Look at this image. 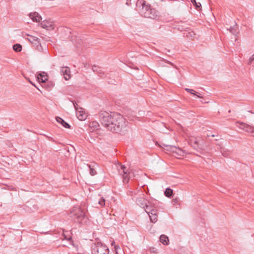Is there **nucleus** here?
<instances>
[{
    "label": "nucleus",
    "instance_id": "f257e3e1",
    "mask_svg": "<svg viewBox=\"0 0 254 254\" xmlns=\"http://www.w3.org/2000/svg\"><path fill=\"white\" fill-rule=\"evenodd\" d=\"M99 121L108 130L125 135L128 131L125 119L120 114L115 112L101 111L99 113Z\"/></svg>",
    "mask_w": 254,
    "mask_h": 254
},
{
    "label": "nucleus",
    "instance_id": "f03ea898",
    "mask_svg": "<svg viewBox=\"0 0 254 254\" xmlns=\"http://www.w3.org/2000/svg\"><path fill=\"white\" fill-rule=\"evenodd\" d=\"M136 5L137 6H142L140 12L143 17L155 19L158 16V12L154 8H151L150 5H146L144 0H138Z\"/></svg>",
    "mask_w": 254,
    "mask_h": 254
},
{
    "label": "nucleus",
    "instance_id": "7ed1b4c3",
    "mask_svg": "<svg viewBox=\"0 0 254 254\" xmlns=\"http://www.w3.org/2000/svg\"><path fill=\"white\" fill-rule=\"evenodd\" d=\"M70 217L78 223H82L85 218V213L79 207H74L70 211Z\"/></svg>",
    "mask_w": 254,
    "mask_h": 254
},
{
    "label": "nucleus",
    "instance_id": "20e7f679",
    "mask_svg": "<svg viewBox=\"0 0 254 254\" xmlns=\"http://www.w3.org/2000/svg\"><path fill=\"white\" fill-rule=\"evenodd\" d=\"M27 36V40L35 47L36 50L46 54L48 53L47 49L46 47L43 48L38 37L29 34Z\"/></svg>",
    "mask_w": 254,
    "mask_h": 254
},
{
    "label": "nucleus",
    "instance_id": "39448f33",
    "mask_svg": "<svg viewBox=\"0 0 254 254\" xmlns=\"http://www.w3.org/2000/svg\"><path fill=\"white\" fill-rule=\"evenodd\" d=\"M92 254H108L109 249L101 242H97L92 245Z\"/></svg>",
    "mask_w": 254,
    "mask_h": 254
},
{
    "label": "nucleus",
    "instance_id": "423d86ee",
    "mask_svg": "<svg viewBox=\"0 0 254 254\" xmlns=\"http://www.w3.org/2000/svg\"><path fill=\"white\" fill-rule=\"evenodd\" d=\"M145 212L149 215L151 222L155 223L157 221V210L153 205L147 207Z\"/></svg>",
    "mask_w": 254,
    "mask_h": 254
},
{
    "label": "nucleus",
    "instance_id": "0eeeda50",
    "mask_svg": "<svg viewBox=\"0 0 254 254\" xmlns=\"http://www.w3.org/2000/svg\"><path fill=\"white\" fill-rule=\"evenodd\" d=\"M118 170L119 173L123 176V182L124 183H127L129 181V173L128 172L126 167L125 165L120 164L118 166Z\"/></svg>",
    "mask_w": 254,
    "mask_h": 254
},
{
    "label": "nucleus",
    "instance_id": "6e6552de",
    "mask_svg": "<svg viewBox=\"0 0 254 254\" xmlns=\"http://www.w3.org/2000/svg\"><path fill=\"white\" fill-rule=\"evenodd\" d=\"M136 202L140 207L143 208L146 211V207L148 206H152L151 203L144 197V194L142 193L141 195L136 198Z\"/></svg>",
    "mask_w": 254,
    "mask_h": 254
},
{
    "label": "nucleus",
    "instance_id": "1a4fd4ad",
    "mask_svg": "<svg viewBox=\"0 0 254 254\" xmlns=\"http://www.w3.org/2000/svg\"><path fill=\"white\" fill-rule=\"evenodd\" d=\"M237 127L245 130L246 132L250 133L254 135V127L242 122H238L236 123Z\"/></svg>",
    "mask_w": 254,
    "mask_h": 254
},
{
    "label": "nucleus",
    "instance_id": "9d476101",
    "mask_svg": "<svg viewBox=\"0 0 254 254\" xmlns=\"http://www.w3.org/2000/svg\"><path fill=\"white\" fill-rule=\"evenodd\" d=\"M170 149L174 153V156L177 158H180L184 156L185 151L179 147L171 146Z\"/></svg>",
    "mask_w": 254,
    "mask_h": 254
},
{
    "label": "nucleus",
    "instance_id": "9b49d317",
    "mask_svg": "<svg viewBox=\"0 0 254 254\" xmlns=\"http://www.w3.org/2000/svg\"><path fill=\"white\" fill-rule=\"evenodd\" d=\"M73 105L76 110V114L77 118L80 121L85 120L87 117V115L85 112L82 108H80V110H78L74 103H73Z\"/></svg>",
    "mask_w": 254,
    "mask_h": 254
},
{
    "label": "nucleus",
    "instance_id": "f8f14e48",
    "mask_svg": "<svg viewBox=\"0 0 254 254\" xmlns=\"http://www.w3.org/2000/svg\"><path fill=\"white\" fill-rule=\"evenodd\" d=\"M60 72L66 80H67L71 78L70 70L68 67H62L60 69Z\"/></svg>",
    "mask_w": 254,
    "mask_h": 254
},
{
    "label": "nucleus",
    "instance_id": "ddd939ff",
    "mask_svg": "<svg viewBox=\"0 0 254 254\" xmlns=\"http://www.w3.org/2000/svg\"><path fill=\"white\" fill-rule=\"evenodd\" d=\"M41 26L47 30H51L54 29L53 22L49 21H43L41 23Z\"/></svg>",
    "mask_w": 254,
    "mask_h": 254
},
{
    "label": "nucleus",
    "instance_id": "4468645a",
    "mask_svg": "<svg viewBox=\"0 0 254 254\" xmlns=\"http://www.w3.org/2000/svg\"><path fill=\"white\" fill-rule=\"evenodd\" d=\"M29 16L35 22H39L42 19L41 16L37 12L30 13Z\"/></svg>",
    "mask_w": 254,
    "mask_h": 254
},
{
    "label": "nucleus",
    "instance_id": "2eb2a0df",
    "mask_svg": "<svg viewBox=\"0 0 254 254\" xmlns=\"http://www.w3.org/2000/svg\"><path fill=\"white\" fill-rule=\"evenodd\" d=\"M39 82L45 83L48 80V76L45 72L39 73L37 76Z\"/></svg>",
    "mask_w": 254,
    "mask_h": 254
},
{
    "label": "nucleus",
    "instance_id": "dca6fc26",
    "mask_svg": "<svg viewBox=\"0 0 254 254\" xmlns=\"http://www.w3.org/2000/svg\"><path fill=\"white\" fill-rule=\"evenodd\" d=\"M56 121L59 123L61 124L64 127L66 128H69L70 126V125L65 122L63 119H62L60 117H56Z\"/></svg>",
    "mask_w": 254,
    "mask_h": 254
},
{
    "label": "nucleus",
    "instance_id": "f3484780",
    "mask_svg": "<svg viewBox=\"0 0 254 254\" xmlns=\"http://www.w3.org/2000/svg\"><path fill=\"white\" fill-rule=\"evenodd\" d=\"M89 127L92 130V131H94L95 130L98 129L99 124L96 121L91 122L89 124Z\"/></svg>",
    "mask_w": 254,
    "mask_h": 254
},
{
    "label": "nucleus",
    "instance_id": "a211bd4d",
    "mask_svg": "<svg viewBox=\"0 0 254 254\" xmlns=\"http://www.w3.org/2000/svg\"><path fill=\"white\" fill-rule=\"evenodd\" d=\"M160 241L163 245H167L169 242V238L165 235H161L160 237Z\"/></svg>",
    "mask_w": 254,
    "mask_h": 254
},
{
    "label": "nucleus",
    "instance_id": "6ab92c4d",
    "mask_svg": "<svg viewBox=\"0 0 254 254\" xmlns=\"http://www.w3.org/2000/svg\"><path fill=\"white\" fill-rule=\"evenodd\" d=\"M63 239L66 240L68 241H71L72 238L70 235V234L68 231H65L64 230H63Z\"/></svg>",
    "mask_w": 254,
    "mask_h": 254
},
{
    "label": "nucleus",
    "instance_id": "aec40b11",
    "mask_svg": "<svg viewBox=\"0 0 254 254\" xmlns=\"http://www.w3.org/2000/svg\"><path fill=\"white\" fill-rule=\"evenodd\" d=\"M234 23L235 24L233 26H230L229 28H227V29L229 30L232 34H236L237 33V25L235 22H234Z\"/></svg>",
    "mask_w": 254,
    "mask_h": 254
},
{
    "label": "nucleus",
    "instance_id": "412c9836",
    "mask_svg": "<svg viewBox=\"0 0 254 254\" xmlns=\"http://www.w3.org/2000/svg\"><path fill=\"white\" fill-rule=\"evenodd\" d=\"M173 190L170 188H167L164 192L165 195L168 197H170L173 195Z\"/></svg>",
    "mask_w": 254,
    "mask_h": 254
},
{
    "label": "nucleus",
    "instance_id": "4be33fe9",
    "mask_svg": "<svg viewBox=\"0 0 254 254\" xmlns=\"http://www.w3.org/2000/svg\"><path fill=\"white\" fill-rule=\"evenodd\" d=\"M220 151L221 152L222 155L224 157H227L229 155L228 150L225 149L224 148L221 147L220 148Z\"/></svg>",
    "mask_w": 254,
    "mask_h": 254
},
{
    "label": "nucleus",
    "instance_id": "5701e85b",
    "mask_svg": "<svg viewBox=\"0 0 254 254\" xmlns=\"http://www.w3.org/2000/svg\"><path fill=\"white\" fill-rule=\"evenodd\" d=\"M13 49L16 52H20L22 50V46L19 44H14L13 46Z\"/></svg>",
    "mask_w": 254,
    "mask_h": 254
},
{
    "label": "nucleus",
    "instance_id": "b1692460",
    "mask_svg": "<svg viewBox=\"0 0 254 254\" xmlns=\"http://www.w3.org/2000/svg\"><path fill=\"white\" fill-rule=\"evenodd\" d=\"M185 90L187 91L188 92H189L192 94H193L196 96H197L198 98H202L201 96H200L199 95H198V93L196 92L194 90L189 89V88H186Z\"/></svg>",
    "mask_w": 254,
    "mask_h": 254
},
{
    "label": "nucleus",
    "instance_id": "393cba45",
    "mask_svg": "<svg viewBox=\"0 0 254 254\" xmlns=\"http://www.w3.org/2000/svg\"><path fill=\"white\" fill-rule=\"evenodd\" d=\"M111 244L112 246H114V250L116 253L115 254H119V250H121L120 247L118 245H115V242H113Z\"/></svg>",
    "mask_w": 254,
    "mask_h": 254
},
{
    "label": "nucleus",
    "instance_id": "a878e982",
    "mask_svg": "<svg viewBox=\"0 0 254 254\" xmlns=\"http://www.w3.org/2000/svg\"><path fill=\"white\" fill-rule=\"evenodd\" d=\"M98 204L101 206H104L106 205V200L103 197L100 198V199L98 200Z\"/></svg>",
    "mask_w": 254,
    "mask_h": 254
},
{
    "label": "nucleus",
    "instance_id": "bb28decb",
    "mask_svg": "<svg viewBox=\"0 0 254 254\" xmlns=\"http://www.w3.org/2000/svg\"><path fill=\"white\" fill-rule=\"evenodd\" d=\"M191 2L195 5L197 9L199 8L201 5L200 2H196L195 0H190Z\"/></svg>",
    "mask_w": 254,
    "mask_h": 254
},
{
    "label": "nucleus",
    "instance_id": "cd10ccee",
    "mask_svg": "<svg viewBox=\"0 0 254 254\" xmlns=\"http://www.w3.org/2000/svg\"><path fill=\"white\" fill-rule=\"evenodd\" d=\"M87 166L90 169V174H91V175L94 176L95 175H96L97 173L96 171L94 170V169L91 168L90 165H87Z\"/></svg>",
    "mask_w": 254,
    "mask_h": 254
},
{
    "label": "nucleus",
    "instance_id": "c85d7f7f",
    "mask_svg": "<svg viewBox=\"0 0 254 254\" xmlns=\"http://www.w3.org/2000/svg\"><path fill=\"white\" fill-rule=\"evenodd\" d=\"M131 0H126V4L128 6L130 5L131 4Z\"/></svg>",
    "mask_w": 254,
    "mask_h": 254
},
{
    "label": "nucleus",
    "instance_id": "c756f323",
    "mask_svg": "<svg viewBox=\"0 0 254 254\" xmlns=\"http://www.w3.org/2000/svg\"><path fill=\"white\" fill-rule=\"evenodd\" d=\"M254 61V54L250 58V62H251Z\"/></svg>",
    "mask_w": 254,
    "mask_h": 254
},
{
    "label": "nucleus",
    "instance_id": "7c9ffc66",
    "mask_svg": "<svg viewBox=\"0 0 254 254\" xmlns=\"http://www.w3.org/2000/svg\"><path fill=\"white\" fill-rule=\"evenodd\" d=\"M173 201L174 203H177L178 202V199L177 198L174 199Z\"/></svg>",
    "mask_w": 254,
    "mask_h": 254
},
{
    "label": "nucleus",
    "instance_id": "2f4dec72",
    "mask_svg": "<svg viewBox=\"0 0 254 254\" xmlns=\"http://www.w3.org/2000/svg\"><path fill=\"white\" fill-rule=\"evenodd\" d=\"M30 83H31V84H32L33 85H34V86H35V85H34L32 82H31V81H30Z\"/></svg>",
    "mask_w": 254,
    "mask_h": 254
},
{
    "label": "nucleus",
    "instance_id": "473e14b6",
    "mask_svg": "<svg viewBox=\"0 0 254 254\" xmlns=\"http://www.w3.org/2000/svg\"><path fill=\"white\" fill-rule=\"evenodd\" d=\"M211 136H212V137H214V136H215V135L212 134V135H211Z\"/></svg>",
    "mask_w": 254,
    "mask_h": 254
}]
</instances>
